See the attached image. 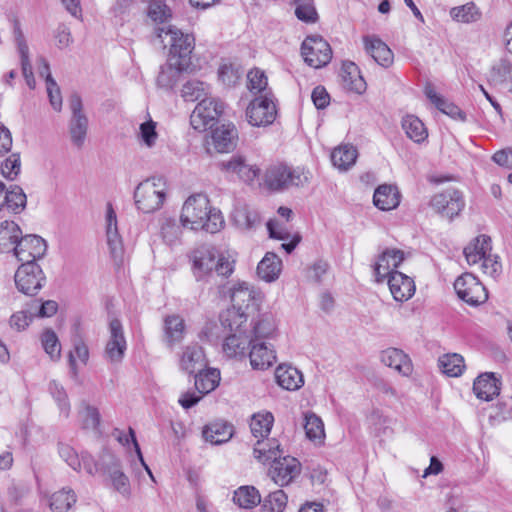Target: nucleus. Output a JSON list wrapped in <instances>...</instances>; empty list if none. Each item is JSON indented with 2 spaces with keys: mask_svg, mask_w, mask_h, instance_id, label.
Here are the masks:
<instances>
[{
  "mask_svg": "<svg viewBox=\"0 0 512 512\" xmlns=\"http://www.w3.org/2000/svg\"><path fill=\"white\" fill-rule=\"evenodd\" d=\"M275 379L280 387L288 391L299 390L304 384L302 372L287 364H280L276 368Z\"/></svg>",
  "mask_w": 512,
  "mask_h": 512,
  "instance_id": "nucleus-26",
  "label": "nucleus"
},
{
  "mask_svg": "<svg viewBox=\"0 0 512 512\" xmlns=\"http://www.w3.org/2000/svg\"><path fill=\"white\" fill-rule=\"evenodd\" d=\"M181 95L185 101L200 102L203 98L211 95V87L206 82L193 79L187 81L181 90Z\"/></svg>",
  "mask_w": 512,
  "mask_h": 512,
  "instance_id": "nucleus-40",
  "label": "nucleus"
},
{
  "mask_svg": "<svg viewBox=\"0 0 512 512\" xmlns=\"http://www.w3.org/2000/svg\"><path fill=\"white\" fill-rule=\"evenodd\" d=\"M301 55L304 61L313 68L326 66L332 59V49L329 43L319 35L305 38L301 45Z\"/></svg>",
  "mask_w": 512,
  "mask_h": 512,
  "instance_id": "nucleus-9",
  "label": "nucleus"
},
{
  "mask_svg": "<svg viewBox=\"0 0 512 512\" xmlns=\"http://www.w3.org/2000/svg\"><path fill=\"white\" fill-rule=\"evenodd\" d=\"M191 69H180V66L173 65L172 60L169 59L168 63L161 67L157 77V85L165 90L173 89L179 81L181 72H188Z\"/></svg>",
  "mask_w": 512,
  "mask_h": 512,
  "instance_id": "nucleus-41",
  "label": "nucleus"
},
{
  "mask_svg": "<svg viewBox=\"0 0 512 512\" xmlns=\"http://www.w3.org/2000/svg\"><path fill=\"white\" fill-rule=\"evenodd\" d=\"M282 266L281 259L273 252H267L257 266V274L266 282L276 280Z\"/></svg>",
  "mask_w": 512,
  "mask_h": 512,
  "instance_id": "nucleus-37",
  "label": "nucleus"
},
{
  "mask_svg": "<svg viewBox=\"0 0 512 512\" xmlns=\"http://www.w3.org/2000/svg\"><path fill=\"white\" fill-rule=\"evenodd\" d=\"M389 290L395 301L405 302L415 293L413 279L401 272H395L387 278Z\"/></svg>",
  "mask_w": 512,
  "mask_h": 512,
  "instance_id": "nucleus-21",
  "label": "nucleus"
},
{
  "mask_svg": "<svg viewBox=\"0 0 512 512\" xmlns=\"http://www.w3.org/2000/svg\"><path fill=\"white\" fill-rule=\"evenodd\" d=\"M450 16L457 22L471 23L480 19L481 12L473 2H469L461 6L453 7L450 10Z\"/></svg>",
  "mask_w": 512,
  "mask_h": 512,
  "instance_id": "nucleus-50",
  "label": "nucleus"
},
{
  "mask_svg": "<svg viewBox=\"0 0 512 512\" xmlns=\"http://www.w3.org/2000/svg\"><path fill=\"white\" fill-rule=\"evenodd\" d=\"M147 14L155 23H165L172 17L170 8L162 0H152Z\"/></svg>",
  "mask_w": 512,
  "mask_h": 512,
  "instance_id": "nucleus-56",
  "label": "nucleus"
},
{
  "mask_svg": "<svg viewBox=\"0 0 512 512\" xmlns=\"http://www.w3.org/2000/svg\"><path fill=\"white\" fill-rule=\"evenodd\" d=\"M373 203L380 210H392L399 205L400 194L392 185H380L374 192Z\"/></svg>",
  "mask_w": 512,
  "mask_h": 512,
  "instance_id": "nucleus-33",
  "label": "nucleus"
},
{
  "mask_svg": "<svg viewBox=\"0 0 512 512\" xmlns=\"http://www.w3.org/2000/svg\"><path fill=\"white\" fill-rule=\"evenodd\" d=\"M222 168L229 174L237 175L245 183L253 182L260 173L256 165L248 163L241 156H233L229 161L223 162Z\"/></svg>",
  "mask_w": 512,
  "mask_h": 512,
  "instance_id": "nucleus-22",
  "label": "nucleus"
},
{
  "mask_svg": "<svg viewBox=\"0 0 512 512\" xmlns=\"http://www.w3.org/2000/svg\"><path fill=\"white\" fill-rule=\"evenodd\" d=\"M202 434L205 441L219 445L231 439L233 426L224 421L213 422L204 427Z\"/></svg>",
  "mask_w": 512,
  "mask_h": 512,
  "instance_id": "nucleus-34",
  "label": "nucleus"
},
{
  "mask_svg": "<svg viewBox=\"0 0 512 512\" xmlns=\"http://www.w3.org/2000/svg\"><path fill=\"white\" fill-rule=\"evenodd\" d=\"M288 496L286 493L279 489L271 492L264 498L261 507V512H283L286 508Z\"/></svg>",
  "mask_w": 512,
  "mask_h": 512,
  "instance_id": "nucleus-53",
  "label": "nucleus"
},
{
  "mask_svg": "<svg viewBox=\"0 0 512 512\" xmlns=\"http://www.w3.org/2000/svg\"><path fill=\"white\" fill-rule=\"evenodd\" d=\"M192 272L197 281L207 280L214 273L228 277L234 270V261L219 255L212 245H201L190 254Z\"/></svg>",
  "mask_w": 512,
  "mask_h": 512,
  "instance_id": "nucleus-2",
  "label": "nucleus"
},
{
  "mask_svg": "<svg viewBox=\"0 0 512 512\" xmlns=\"http://www.w3.org/2000/svg\"><path fill=\"white\" fill-rule=\"evenodd\" d=\"M366 52L383 67H389L393 63L394 55L391 49L377 36H364Z\"/></svg>",
  "mask_w": 512,
  "mask_h": 512,
  "instance_id": "nucleus-24",
  "label": "nucleus"
},
{
  "mask_svg": "<svg viewBox=\"0 0 512 512\" xmlns=\"http://www.w3.org/2000/svg\"><path fill=\"white\" fill-rule=\"evenodd\" d=\"M441 371L450 377H458L462 374L465 364L464 358L457 353L445 354L438 360Z\"/></svg>",
  "mask_w": 512,
  "mask_h": 512,
  "instance_id": "nucleus-47",
  "label": "nucleus"
},
{
  "mask_svg": "<svg viewBox=\"0 0 512 512\" xmlns=\"http://www.w3.org/2000/svg\"><path fill=\"white\" fill-rule=\"evenodd\" d=\"M100 465L108 475L114 490L128 498L131 494L130 481L122 470L119 458L113 453L105 451L101 455Z\"/></svg>",
  "mask_w": 512,
  "mask_h": 512,
  "instance_id": "nucleus-12",
  "label": "nucleus"
},
{
  "mask_svg": "<svg viewBox=\"0 0 512 512\" xmlns=\"http://www.w3.org/2000/svg\"><path fill=\"white\" fill-rule=\"evenodd\" d=\"M156 35L164 42L163 35L170 40V57L173 65L180 66V69H192L191 53L194 49V38L189 34H184L174 26L167 29L160 27L156 29Z\"/></svg>",
  "mask_w": 512,
  "mask_h": 512,
  "instance_id": "nucleus-3",
  "label": "nucleus"
},
{
  "mask_svg": "<svg viewBox=\"0 0 512 512\" xmlns=\"http://www.w3.org/2000/svg\"><path fill=\"white\" fill-rule=\"evenodd\" d=\"M276 331L275 321L271 316L261 317L253 327L252 339L255 342H265V339H270L274 336Z\"/></svg>",
  "mask_w": 512,
  "mask_h": 512,
  "instance_id": "nucleus-52",
  "label": "nucleus"
},
{
  "mask_svg": "<svg viewBox=\"0 0 512 512\" xmlns=\"http://www.w3.org/2000/svg\"><path fill=\"white\" fill-rule=\"evenodd\" d=\"M27 204V196L18 185H10L8 188L0 180V211L6 209L8 212L19 214Z\"/></svg>",
  "mask_w": 512,
  "mask_h": 512,
  "instance_id": "nucleus-17",
  "label": "nucleus"
},
{
  "mask_svg": "<svg viewBox=\"0 0 512 512\" xmlns=\"http://www.w3.org/2000/svg\"><path fill=\"white\" fill-rule=\"evenodd\" d=\"M300 472L301 464L296 458L281 455L272 462L269 476L277 485L286 486L293 482Z\"/></svg>",
  "mask_w": 512,
  "mask_h": 512,
  "instance_id": "nucleus-15",
  "label": "nucleus"
},
{
  "mask_svg": "<svg viewBox=\"0 0 512 512\" xmlns=\"http://www.w3.org/2000/svg\"><path fill=\"white\" fill-rule=\"evenodd\" d=\"M195 388L200 394L213 391L219 382L220 374L216 369H204L195 373Z\"/></svg>",
  "mask_w": 512,
  "mask_h": 512,
  "instance_id": "nucleus-44",
  "label": "nucleus"
},
{
  "mask_svg": "<svg viewBox=\"0 0 512 512\" xmlns=\"http://www.w3.org/2000/svg\"><path fill=\"white\" fill-rule=\"evenodd\" d=\"M424 94L430 100V102L442 113L455 120H466V114L457 105L449 102L443 96L438 94L431 83H427L425 85Z\"/></svg>",
  "mask_w": 512,
  "mask_h": 512,
  "instance_id": "nucleus-25",
  "label": "nucleus"
},
{
  "mask_svg": "<svg viewBox=\"0 0 512 512\" xmlns=\"http://www.w3.org/2000/svg\"><path fill=\"white\" fill-rule=\"evenodd\" d=\"M133 5L134 0H115L110 8V13L115 22L122 25L128 19Z\"/></svg>",
  "mask_w": 512,
  "mask_h": 512,
  "instance_id": "nucleus-60",
  "label": "nucleus"
},
{
  "mask_svg": "<svg viewBox=\"0 0 512 512\" xmlns=\"http://www.w3.org/2000/svg\"><path fill=\"white\" fill-rule=\"evenodd\" d=\"M252 337L247 333H232L223 343V351L229 357H245L248 348L253 344Z\"/></svg>",
  "mask_w": 512,
  "mask_h": 512,
  "instance_id": "nucleus-31",
  "label": "nucleus"
},
{
  "mask_svg": "<svg viewBox=\"0 0 512 512\" xmlns=\"http://www.w3.org/2000/svg\"><path fill=\"white\" fill-rule=\"evenodd\" d=\"M89 357L88 347L82 340H76L74 342V348L69 353V365L74 376L77 375L76 371V358L79 359L83 364H86Z\"/></svg>",
  "mask_w": 512,
  "mask_h": 512,
  "instance_id": "nucleus-61",
  "label": "nucleus"
},
{
  "mask_svg": "<svg viewBox=\"0 0 512 512\" xmlns=\"http://www.w3.org/2000/svg\"><path fill=\"white\" fill-rule=\"evenodd\" d=\"M248 88L253 93L266 91L268 80L265 73L259 69H253L247 74Z\"/></svg>",
  "mask_w": 512,
  "mask_h": 512,
  "instance_id": "nucleus-64",
  "label": "nucleus"
},
{
  "mask_svg": "<svg viewBox=\"0 0 512 512\" xmlns=\"http://www.w3.org/2000/svg\"><path fill=\"white\" fill-rule=\"evenodd\" d=\"M22 235L20 227L14 221L0 223V253L13 252Z\"/></svg>",
  "mask_w": 512,
  "mask_h": 512,
  "instance_id": "nucleus-35",
  "label": "nucleus"
},
{
  "mask_svg": "<svg viewBox=\"0 0 512 512\" xmlns=\"http://www.w3.org/2000/svg\"><path fill=\"white\" fill-rule=\"evenodd\" d=\"M221 322L224 327H228L233 333H247L246 329L243 328L247 322V315L241 312L240 308H235V305L221 315Z\"/></svg>",
  "mask_w": 512,
  "mask_h": 512,
  "instance_id": "nucleus-48",
  "label": "nucleus"
},
{
  "mask_svg": "<svg viewBox=\"0 0 512 512\" xmlns=\"http://www.w3.org/2000/svg\"><path fill=\"white\" fill-rule=\"evenodd\" d=\"M212 139L218 152H229L237 145V128L232 123L222 124L213 131Z\"/></svg>",
  "mask_w": 512,
  "mask_h": 512,
  "instance_id": "nucleus-27",
  "label": "nucleus"
},
{
  "mask_svg": "<svg viewBox=\"0 0 512 512\" xmlns=\"http://www.w3.org/2000/svg\"><path fill=\"white\" fill-rule=\"evenodd\" d=\"M76 502V494L70 488H63L50 497V508L53 512H67Z\"/></svg>",
  "mask_w": 512,
  "mask_h": 512,
  "instance_id": "nucleus-46",
  "label": "nucleus"
},
{
  "mask_svg": "<svg viewBox=\"0 0 512 512\" xmlns=\"http://www.w3.org/2000/svg\"><path fill=\"white\" fill-rule=\"evenodd\" d=\"M357 159V150L352 145H342L331 153V161L339 170H347Z\"/></svg>",
  "mask_w": 512,
  "mask_h": 512,
  "instance_id": "nucleus-42",
  "label": "nucleus"
},
{
  "mask_svg": "<svg viewBox=\"0 0 512 512\" xmlns=\"http://www.w3.org/2000/svg\"><path fill=\"white\" fill-rule=\"evenodd\" d=\"M248 356L252 368L256 370H265L276 361L275 351L266 342H253Z\"/></svg>",
  "mask_w": 512,
  "mask_h": 512,
  "instance_id": "nucleus-29",
  "label": "nucleus"
},
{
  "mask_svg": "<svg viewBox=\"0 0 512 512\" xmlns=\"http://www.w3.org/2000/svg\"><path fill=\"white\" fill-rule=\"evenodd\" d=\"M223 111V102L210 95L198 102L191 113L190 123L195 130L199 132L205 131L214 126Z\"/></svg>",
  "mask_w": 512,
  "mask_h": 512,
  "instance_id": "nucleus-7",
  "label": "nucleus"
},
{
  "mask_svg": "<svg viewBox=\"0 0 512 512\" xmlns=\"http://www.w3.org/2000/svg\"><path fill=\"white\" fill-rule=\"evenodd\" d=\"M47 251L46 241L38 235L20 237L14 248V255L21 264L37 263Z\"/></svg>",
  "mask_w": 512,
  "mask_h": 512,
  "instance_id": "nucleus-13",
  "label": "nucleus"
},
{
  "mask_svg": "<svg viewBox=\"0 0 512 512\" xmlns=\"http://www.w3.org/2000/svg\"><path fill=\"white\" fill-rule=\"evenodd\" d=\"M308 181V175L300 168H292L285 164H274L267 168L264 182L268 189L281 191L293 186H302Z\"/></svg>",
  "mask_w": 512,
  "mask_h": 512,
  "instance_id": "nucleus-5",
  "label": "nucleus"
},
{
  "mask_svg": "<svg viewBox=\"0 0 512 512\" xmlns=\"http://www.w3.org/2000/svg\"><path fill=\"white\" fill-rule=\"evenodd\" d=\"M274 421L271 413L254 414L250 422V430L255 438L267 437L270 433Z\"/></svg>",
  "mask_w": 512,
  "mask_h": 512,
  "instance_id": "nucleus-49",
  "label": "nucleus"
},
{
  "mask_svg": "<svg viewBox=\"0 0 512 512\" xmlns=\"http://www.w3.org/2000/svg\"><path fill=\"white\" fill-rule=\"evenodd\" d=\"M304 421L306 436L312 441H322L325 433L321 418L313 412H307L304 414Z\"/></svg>",
  "mask_w": 512,
  "mask_h": 512,
  "instance_id": "nucleus-51",
  "label": "nucleus"
},
{
  "mask_svg": "<svg viewBox=\"0 0 512 512\" xmlns=\"http://www.w3.org/2000/svg\"><path fill=\"white\" fill-rule=\"evenodd\" d=\"M1 174L10 180H14L20 173L21 162L18 154H11L0 164Z\"/></svg>",
  "mask_w": 512,
  "mask_h": 512,
  "instance_id": "nucleus-63",
  "label": "nucleus"
},
{
  "mask_svg": "<svg viewBox=\"0 0 512 512\" xmlns=\"http://www.w3.org/2000/svg\"><path fill=\"white\" fill-rule=\"evenodd\" d=\"M58 453L61 459L73 470L80 471L81 470V461L77 452L73 447L66 443L58 444Z\"/></svg>",
  "mask_w": 512,
  "mask_h": 512,
  "instance_id": "nucleus-62",
  "label": "nucleus"
},
{
  "mask_svg": "<svg viewBox=\"0 0 512 512\" xmlns=\"http://www.w3.org/2000/svg\"><path fill=\"white\" fill-rule=\"evenodd\" d=\"M473 391L477 398L491 401L500 393V382L494 373H483L473 383Z\"/></svg>",
  "mask_w": 512,
  "mask_h": 512,
  "instance_id": "nucleus-28",
  "label": "nucleus"
},
{
  "mask_svg": "<svg viewBox=\"0 0 512 512\" xmlns=\"http://www.w3.org/2000/svg\"><path fill=\"white\" fill-rule=\"evenodd\" d=\"M233 218L236 225L243 230L255 229L261 223L259 212L246 206L236 209Z\"/></svg>",
  "mask_w": 512,
  "mask_h": 512,
  "instance_id": "nucleus-45",
  "label": "nucleus"
},
{
  "mask_svg": "<svg viewBox=\"0 0 512 512\" xmlns=\"http://www.w3.org/2000/svg\"><path fill=\"white\" fill-rule=\"evenodd\" d=\"M232 501L239 508L253 509L261 503V495L254 486L244 485L234 491Z\"/></svg>",
  "mask_w": 512,
  "mask_h": 512,
  "instance_id": "nucleus-39",
  "label": "nucleus"
},
{
  "mask_svg": "<svg viewBox=\"0 0 512 512\" xmlns=\"http://www.w3.org/2000/svg\"><path fill=\"white\" fill-rule=\"evenodd\" d=\"M106 238L110 254L113 259L118 260L123 256L124 248L122 238L118 231V222L113 205L109 202L106 205Z\"/></svg>",
  "mask_w": 512,
  "mask_h": 512,
  "instance_id": "nucleus-18",
  "label": "nucleus"
},
{
  "mask_svg": "<svg viewBox=\"0 0 512 512\" xmlns=\"http://www.w3.org/2000/svg\"><path fill=\"white\" fill-rule=\"evenodd\" d=\"M491 239L489 236L480 235L464 248V256L469 265L481 262L491 252Z\"/></svg>",
  "mask_w": 512,
  "mask_h": 512,
  "instance_id": "nucleus-32",
  "label": "nucleus"
},
{
  "mask_svg": "<svg viewBox=\"0 0 512 512\" xmlns=\"http://www.w3.org/2000/svg\"><path fill=\"white\" fill-rule=\"evenodd\" d=\"M167 184L162 177L148 178L139 183L134 191L137 208L144 213L159 210L166 198Z\"/></svg>",
  "mask_w": 512,
  "mask_h": 512,
  "instance_id": "nucleus-4",
  "label": "nucleus"
},
{
  "mask_svg": "<svg viewBox=\"0 0 512 512\" xmlns=\"http://www.w3.org/2000/svg\"><path fill=\"white\" fill-rule=\"evenodd\" d=\"M110 339L106 344L105 356L113 363L122 361L127 345L123 333L122 324L118 319H113L109 325Z\"/></svg>",
  "mask_w": 512,
  "mask_h": 512,
  "instance_id": "nucleus-19",
  "label": "nucleus"
},
{
  "mask_svg": "<svg viewBox=\"0 0 512 512\" xmlns=\"http://www.w3.org/2000/svg\"><path fill=\"white\" fill-rule=\"evenodd\" d=\"M458 297L471 306L485 303L488 293L484 285L471 273H464L454 282Z\"/></svg>",
  "mask_w": 512,
  "mask_h": 512,
  "instance_id": "nucleus-10",
  "label": "nucleus"
},
{
  "mask_svg": "<svg viewBox=\"0 0 512 512\" xmlns=\"http://www.w3.org/2000/svg\"><path fill=\"white\" fill-rule=\"evenodd\" d=\"M431 206L441 215L453 219L465 207L463 194L454 188H448L433 196Z\"/></svg>",
  "mask_w": 512,
  "mask_h": 512,
  "instance_id": "nucleus-14",
  "label": "nucleus"
},
{
  "mask_svg": "<svg viewBox=\"0 0 512 512\" xmlns=\"http://www.w3.org/2000/svg\"><path fill=\"white\" fill-rule=\"evenodd\" d=\"M402 128L408 138L416 143H421L428 137L427 130L423 122L414 115H407L402 120Z\"/></svg>",
  "mask_w": 512,
  "mask_h": 512,
  "instance_id": "nucleus-43",
  "label": "nucleus"
},
{
  "mask_svg": "<svg viewBox=\"0 0 512 512\" xmlns=\"http://www.w3.org/2000/svg\"><path fill=\"white\" fill-rule=\"evenodd\" d=\"M49 391L57 402L60 412L65 417H68L70 413V403L63 386L60 385L57 381L53 380L49 383Z\"/></svg>",
  "mask_w": 512,
  "mask_h": 512,
  "instance_id": "nucleus-58",
  "label": "nucleus"
},
{
  "mask_svg": "<svg viewBox=\"0 0 512 512\" xmlns=\"http://www.w3.org/2000/svg\"><path fill=\"white\" fill-rule=\"evenodd\" d=\"M209 199L204 194L190 196L182 207L180 220L184 227L192 230L203 229L211 234L220 231L224 219L221 212L210 207Z\"/></svg>",
  "mask_w": 512,
  "mask_h": 512,
  "instance_id": "nucleus-1",
  "label": "nucleus"
},
{
  "mask_svg": "<svg viewBox=\"0 0 512 512\" xmlns=\"http://www.w3.org/2000/svg\"><path fill=\"white\" fill-rule=\"evenodd\" d=\"M71 118L69 121V135L72 144L78 149L82 148L88 132L89 121L83 111L82 99L79 95L73 94L69 99Z\"/></svg>",
  "mask_w": 512,
  "mask_h": 512,
  "instance_id": "nucleus-11",
  "label": "nucleus"
},
{
  "mask_svg": "<svg viewBox=\"0 0 512 512\" xmlns=\"http://www.w3.org/2000/svg\"><path fill=\"white\" fill-rule=\"evenodd\" d=\"M277 115L276 104L271 92L256 97L246 109V117L252 126H267L274 122Z\"/></svg>",
  "mask_w": 512,
  "mask_h": 512,
  "instance_id": "nucleus-8",
  "label": "nucleus"
},
{
  "mask_svg": "<svg viewBox=\"0 0 512 512\" xmlns=\"http://www.w3.org/2000/svg\"><path fill=\"white\" fill-rule=\"evenodd\" d=\"M380 360L385 366L394 369L402 376L408 377L413 372V364L409 355L401 349L390 347L383 350Z\"/></svg>",
  "mask_w": 512,
  "mask_h": 512,
  "instance_id": "nucleus-20",
  "label": "nucleus"
},
{
  "mask_svg": "<svg viewBox=\"0 0 512 512\" xmlns=\"http://www.w3.org/2000/svg\"><path fill=\"white\" fill-rule=\"evenodd\" d=\"M341 79L344 89L357 94L366 91V82L360 75L358 66L354 62H344L341 68Z\"/></svg>",
  "mask_w": 512,
  "mask_h": 512,
  "instance_id": "nucleus-30",
  "label": "nucleus"
},
{
  "mask_svg": "<svg viewBox=\"0 0 512 512\" xmlns=\"http://www.w3.org/2000/svg\"><path fill=\"white\" fill-rule=\"evenodd\" d=\"M14 281L19 292L34 296L45 285L46 276L38 263H25L16 270Z\"/></svg>",
  "mask_w": 512,
  "mask_h": 512,
  "instance_id": "nucleus-6",
  "label": "nucleus"
},
{
  "mask_svg": "<svg viewBox=\"0 0 512 512\" xmlns=\"http://www.w3.org/2000/svg\"><path fill=\"white\" fill-rule=\"evenodd\" d=\"M404 260V252L396 248L385 249L377 258L373 266L374 276L377 283H382L391 274L397 272L395 269Z\"/></svg>",
  "mask_w": 512,
  "mask_h": 512,
  "instance_id": "nucleus-16",
  "label": "nucleus"
},
{
  "mask_svg": "<svg viewBox=\"0 0 512 512\" xmlns=\"http://www.w3.org/2000/svg\"><path fill=\"white\" fill-rule=\"evenodd\" d=\"M283 450L280 448V443L277 439L258 440L254 446V457L261 463L265 464L268 461H274L281 455Z\"/></svg>",
  "mask_w": 512,
  "mask_h": 512,
  "instance_id": "nucleus-36",
  "label": "nucleus"
},
{
  "mask_svg": "<svg viewBox=\"0 0 512 512\" xmlns=\"http://www.w3.org/2000/svg\"><path fill=\"white\" fill-rule=\"evenodd\" d=\"M185 323L177 315H170L164 319L165 342L169 347L182 341L184 338Z\"/></svg>",
  "mask_w": 512,
  "mask_h": 512,
  "instance_id": "nucleus-38",
  "label": "nucleus"
},
{
  "mask_svg": "<svg viewBox=\"0 0 512 512\" xmlns=\"http://www.w3.org/2000/svg\"><path fill=\"white\" fill-rule=\"evenodd\" d=\"M243 75L240 66L232 63H224L219 67L218 76L223 84L227 86L235 85Z\"/></svg>",
  "mask_w": 512,
  "mask_h": 512,
  "instance_id": "nucleus-57",
  "label": "nucleus"
},
{
  "mask_svg": "<svg viewBox=\"0 0 512 512\" xmlns=\"http://www.w3.org/2000/svg\"><path fill=\"white\" fill-rule=\"evenodd\" d=\"M512 79V65L506 59H501L490 70L488 80L493 85L503 84Z\"/></svg>",
  "mask_w": 512,
  "mask_h": 512,
  "instance_id": "nucleus-54",
  "label": "nucleus"
},
{
  "mask_svg": "<svg viewBox=\"0 0 512 512\" xmlns=\"http://www.w3.org/2000/svg\"><path fill=\"white\" fill-rule=\"evenodd\" d=\"M295 15L304 22H315L317 12L312 3V0H295Z\"/></svg>",
  "mask_w": 512,
  "mask_h": 512,
  "instance_id": "nucleus-59",
  "label": "nucleus"
},
{
  "mask_svg": "<svg viewBox=\"0 0 512 512\" xmlns=\"http://www.w3.org/2000/svg\"><path fill=\"white\" fill-rule=\"evenodd\" d=\"M207 360L203 348L198 344H191L185 347L180 359V367L188 374H195L204 370Z\"/></svg>",
  "mask_w": 512,
  "mask_h": 512,
  "instance_id": "nucleus-23",
  "label": "nucleus"
},
{
  "mask_svg": "<svg viewBox=\"0 0 512 512\" xmlns=\"http://www.w3.org/2000/svg\"><path fill=\"white\" fill-rule=\"evenodd\" d=\"M41 343L45 352L52 360H58L61 355V345L56 333L52 329H46L41 335Z\"/></svg>",
  "mask_w": 512,
  "mask_h": 512,
  "instance_id": "nucleus-55",
  "label": "nucleus"
}]
</instances>
